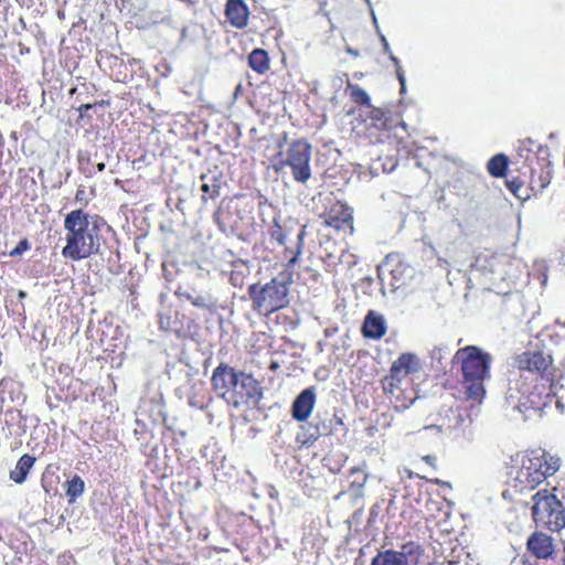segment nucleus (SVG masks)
Segmentation results:
<instances>
[{
    "label": "nucleus",
    "instance_id": "11",
    "mask_svg": "<svg viewBox=\"0 0 565 565\" xmlns=\"http://www.w3.org/2000/svg\"><path fill=\"white\" fill-rule=\"evenodd\" d=\"M239 371H236L234 367L221 363L217 367L214 369L212 374V386L217 396L223 398L226 402V396L232 391L235 381H237V375Z\"/></svg>",
    "mask_w": 565,
    "mask_h": 565
},
{
    "label": "nucleus",
    "instance_id": "16",
    "mask_svg": "<svg viewBox=\"0 0 565 565\" xmlns=\"http://www.w3.org/2000/svg\"><path fill=\"white\" fill-rule=\"evenodd\" d=\"M222 179V172L217 170L209 171L207 173H203L201 175V191L204 193V195L202 196L203 201H206V195L210 199H215L220 195Z\"/></svg>",
    "mask_w": 565,
    "mask_h": 565
},
{
    "label": "nucleus",
    "instance_id": "41",
    "mask_svg": "<svg viewBox=\"0 0 565 565\" xmlns=\"http://www.w3.org/2000/svg\"><path fill=\"white\" fill-rule=\"evenodd\" d=\"M348 52H349L350 54L354 55V56H358V55H359V53H358L356 51H353V50H351V49H349V50H348Z\"/></svg>",
    "mask_w": 565,
    "mask_h": 565
},
{
    "label": "nucleus",
    "instance_id": "10",
    "mask_svg": "<svg viewBox=\"0 0 565 565\" xmlns=\"http://www.w3.org/2000/svg\"><path fill=\"white\" fill-rule=\"evenodd\" d=\"M422 556V548L415 543L402 546L401 551L386 550L380 552L371 565H418Z\"/></svg>",
    "mask_w": 565,
    "mask_h": 565
},
{
    "label": "nucleus",
    "instance_id": "42",
    "mask_svg": "<svg viewBox=\"0 0 565 565\" xmlns=\"http://www.w3.org/2000/svg\"><path fill=\"white\" fill-rule=\"evenodd\" d=\"M364 1H365V3L369 6L370 10H371V9H373V8H372L371 0H364Z\"/></svg>",
    "mask_w": 565,
    "mask_h": 565
},
{
    "label": "nucleus",
    "instance_id": "36",
    "mask_svg": "<svg viewBox=\"0 0 565 565\" xmlns=\"http://www.w3.org/2000/svg\"><path fill=\"white\" fill-rule=\"evenodd\" d=\"M555 403H556V407H557L558 409H561V412H563V409H564V405L562 404V402L557 398Z\"/></svg>",
    "mask_w": 565,
    "mask_h": 565
},
{
    "label": "nucleus",
    "instance_id": "8",
    "mask_svg": "<svg viewBox=\"0 0 565 565\" xmlns=\"http://www.w3.org/2000/svg\"><path fill=\"white\" fill-rule=\"evenodd\" d=\"M263 396L259 383L250 375L239 371L237 381L226 396V403L234 407L255 406Z\"/></svg>",
    "mask_w": 565,
    "mask_h": 565
},
{
    "label": "nucleus",
    "instance_id": "29",
    "mask_svg": "<svg viewBox=\"0 0 565 565\" xmlns=\"http://www.w3.org/2000/svg\"><path fill=\"white\" fill-rule=\"evenodd\" d=\"M396 76H397V79L401 85V94H405L406 93V78H405L402 67H398V70H396Z\"/></svg>",
    "mask_w": 565,
    "mask_h": 565
},
{
    "label": "nucleus",
    "instance_id": "35",
    "mask_svg": "<svg viewBox=\"0 0 565 565\" xmlns=\"http://www.w3.org/2000/svg\"><path fill=\"white\" fill-rule=\"evenodd\" d=\"M424 460H425L427 463H429L430 466H433V465H434V461H435V457H433V456H425V457H424Z\"/></svg>",
    "mask_w": 565,
    "mask_h": 565
},
{
    "label": "nucleus",
    "instance_id": "46",
    "mask_svg": "<svg viewBox=\"0 0 565 565\" xmlns=\"http://www.w3.org/2000/svg\"><path fill=\"white\" fill-rule=\"evenodd\" d=\"M562 326H563V327H565V322H564V323H562Z\"/></svg>",
    "mask_w": 565,
    "mask_h": 565
},
{
    "label": "nucleus",
    "instance_id": "32",
    "mask_svg": "<svg viewBox=\"0 0 565 565\" xmlns=\"http://www.w3.org/2000/svg\"><path fill=\"white\" fill-rule=\"evenodd\" d=\"M541 188H545L547 186V184H550L551 182V171H547L546 172V175L544 177H541Z\"/></svg>",
    "mask_w": 565,
    "mask_h": 565
},
{
    "label": "nucleus",
    "instance_id": "40",
    "mask_svg": "<svg viewBox=\"0 0 565 565\" xmlns=\"http://www.w3.org/2000/svg\"><path fill=\"white\" fill-rule=\"evenodd\" d=\"M97 168L99 171H103L105 169V163H98Z\"/></svg>",
    "mask_w": 565,
    "mask_h": 565
},
{
    "label": "nucleus",
    "instance_id": "26",
    "mask_svg": "<svg viewBox=\"0 0 565 565\" xmlns=\"http://www.w3.org/2000/svg\"><path fill=\"white\" fill-rule=\"evenodd\" d=\"M534 141L531 138L521 140L518 146L519 156L525 158L526 154L532 151Z\"/></svg>",
    "mask_w": 565,
    "mask_h": 565
},
{
    "label": "nucleus",
    "instance_id": "30",
    "mask_svg": "<svg viewBox=\"0 0 565 565\" xmlns=\"http://www.w3.org/2000/svg\"><path fill=\"white\" fill-rule=\"evenodd\" d=\"M305 234H306L305 228H302L300 231V233L298 234L299 246H298L297 253L290 259V264H295L297 262L298 256L301 254V245H302V239H303Z\"/></svg>",
    "mask_w": 565,
    "mask_h": 565
},
{
    "label": "nucleus",
    "instance_id": "3",
    "mask_svg": "<svg viewBox=\"0 0 565 565\" xmlns=\"http://www.w3.org/2000/svg\"><path fill=\"white\" fill-rule=\"evenodd\" d=\"M455 359L461 364L462 385L468 399L480 404L484 397V380L490 376L491 356L477 347L459 349Z\"/></svg>",
    "mask_w": 565,
    "mask_h": 565
},
{
    "label": "nucleus",
    "instance_id": "24",
    "mask_svg": "<svg viewBox=\"0 0 565 565\" xmlns=\"http://www.w3.org/2000/svg\"><path fill=\"white\" fill-rule=\"evenodd\" d=\"M270 237L276 241L279 245H285L286 236L282 231V227L275 220L274 225L270 228Z\"/></svg>",
    "mask_w": 565,
    "mask_h": 565
},
{
    "label": "nucleus",
    "instance_id": "14",
    "mask_svg": "<svg viewBox=\"0 0 565 565\" xmlns=\"http://www.w3.org/2000/svg\"><path fill=\"white\" fill-rule=\"evenodd\" d=\"M313 388L303 390L295 399L292 405V416L299 422L306 420L312 412L315 405Z\"/></svg>",
    "mask_w": 565,
    "mask_h": 565
},
{
    "label": "nucleus",
    "instance_id": "20",
    "mask_svg": "<svg viewBox=\"0 0 565 565\" xmlns=\"http://www.w3.org/2000/svg\"><path fill=\"white\" fill-rule=\"evenodd\" d=\"M248 64L258 74H264L269 68L267 52L262 49H255L248 56Z\"/></svg>",
    "mask_w": 565,
    "mask_h": 565
},
{
    "label": "nucleus",
    "instance_id": "7",
    "mask_svg": "<svg viewBox=\"0 0 565 565\" xmlns=\"http://www.w3.org/2000/svg\"><path fill=\"white\" fill-rule=\"evenodd\" d=\"M248 292L254 307L259 311L273 312L288 303V288L277 279L270 280L259 289L256 285H253Z\"/></svg>",
    "mask_w": 565,
    "mask_h": 565
},
{
    "label": "nucleus",
    "instance_id": "4",
    "mask_svg": "<svg viewBox=\"0 0 565 565\" xmlns=\"http://www.w3.org/2000/svg\"><path fill=\"white\" fill-rule=\"evenodd\" d=\"M559 467V458L551 456L542 449H534L522 456L515 480L524 487L534 489L548 476H553Z\"/></svg>",
    "mask_w": 565,
    "mask_h": 565
},
{
    "label": "nucleus",
    "instance_id": "15",
    "mask_svg": "<svg viewBox=\"0 0 565 565\" xmlns=\"http://www.w3.org/2000/svg\"><path fill=\"white\" fill-rule=\"evenodd\" d=\"M386 332V321L382 315L370 311L363 323V334L366 338L379 340Z\"/></svg>",
    "mask_w": 565,
    "mask_h": 565
},
{
    "label": "nucleus",
    "instance_id": "17",
    "mask_svg": "<svg viewBox=\"0 0 565 565\" xmlns=\"http://www.w3.org/2000/svg\"><path fill=\"white\" fill-rule=\"evenodd\" d=\"M529 551L539 558H546L553 553L552 540L550 536L535 533L527 541Z\"/></svg>",
    "mask_w": 565,
    "mask_h": 565
},
{
    "label": "nucleus",
    "instance_id": "13",
    "mask_svg": "<svg viewBox=\"0 0 565 565\" xmlns=\"http://www.w3.org/2000/svg\"><path fill=\"white\" fill-rule=\"evenodd\" d=\"M225 15L232 26L244 29L248 23L249 10L243 0H227Z\"/></svg>",
    "mask_w": 565,
    "mask_h": 565
},
{
    "label": "nucleus",
    "instance_id": "45",
    "mask_svg": "<svg viewBox=\"0 0 565 565\" xmlns=\"http://www.w3.org/2000/svg\"><path fill=\"white\" fill-rule=\"evenodd\" d=\"M271 367H273V369H277V364H276V363H273Z\"/></svg>",
    "mask_w": 565,
    "mask_h": 565
},
{
    "label": "nucleus",
    "instance_id": "18",
    "mask_svg": "<svg viewBox=\"0 0 565 565\" xmlns=\"http://www.w3.org/2000/svg\"><path fill=\"white\" fill-rule=\"evenodd\" d=\"M500 264V257L493 254L482 253L476 256L472 264V269L480 271L483 275H492L497 273V267Z\"/></svg>",
    "mask_w": 565,
    "mask_h": 565
},
{
    "label": "nucleus",
    "instance_id": "44",
    "mask_svg": "<svg viewBox=\"0 0 565 565\" xmlns=\"http://www.w3.org/2000/svg\"><path fill=\"white\" fill-rule=\"evenodd\" d=\"M83 107H84V109H88V108H90V105H84Z\"/></svg>",
    "mask_w": 565,
    "mask_h": 565
},
{
    "label": "nucleus",
    "instance_id": "9",
    "mask_svg": "<svg viewBox=\"0 0 565 565\" xmlns=\"http://www.w3.org/2000/svg\"><path fill=\"white\" fill-rule=\"evenodd\" d=\"M311 145L303 139L294 141L287 150L285 164L291 168L297 182L306 183L311 178Z\"/></svg>",
    "mask_w": 565,
    "mask_h": 565
},
{
    "label": "nucleus",
    "instance_id": "38",
    "mask_svg": "<svg viewBox=\"0 0 565 565\" xmlns=\"http://www.w3.org/2000/svg\"><path fill=\"white\" fill-rule=\"evenodd\" d=\"M437 353L440 355L441 354V349H435L433 351V356L435 358Z\"/></svg>",
    "mask_w": 565,
    "mask_h": 565
},
{
    "label": "nucleus",
    "instance_id": "19",
    "mask_svg": "<svg viewBox=\"0 0 565 565\" xmlns=\"http://www.w3.org/2000/svg\"><path fill=\"white\" fill-rule=\"evenodd\" d=\"M35 458L30 455H23L17 462L15 468L10 471V479L17 483H22L30 469L33 467Z\"/></svg>",
    "mask_w": 565,
    "mask_h": 565
},
{
    "label": "nucleus",
    "instance_id": "31",
    "mask_svg": "<svg viewBox=\"0 0 565 565\" xmlns=\"http://www.w3.org/2000/svg\"><path fill=\"white\" fill-rule=\"evenodd\" d=\"M380 39H381L384 52L386 54H390V52H392V51H391V47H390V44H388L386 38L380 33Z\"/></svg>",
    "mask_w": 565,
    "mask_h": 565
},
{
    "label": "nucleus",
    "instance_id": "37",
    "mask_svg": "<svg viewBox=\"0 0 565 565\" xmlns=\"http://www.w3.org/2000/svg\"><path fill=\"white\" fill-rule=\"evenodd\" d=\"M25 296H26V294H25L24 291H22V290H20V291H19V294H18V297H19L20 299L25 298Z\"/></svg>",
    "mask_w": 565,
    "mask_h": 565
},
{
    "label": "nucleus",
    "instance_id": "27",
    "mask_svg": "<svg viewBox=\"0 0 565 565\" xmlns=\"http://www.w3.org/2000/svg\"><path fill=\"white\" fill-rule=\"evenodd\" d=\"M31 245L28 239H22L19 244L10 252V256L18 257L21 256L24 252L29 250Z\"/></svg>",
    "mask_w": 565,
    "mask_h": 565
},
{
    "label": "nucleus",
    "instance_id": "23",
    "mask_svg": "<svg viewBox=\"0 0 565 565\" xmlns=\"http://www.w3.org/2000/svg\"><path fill=\"white\" fill-rule=\"evenodd\" d=\"M188 299L198 308L213 310L215 307V302L206 295L189 296Z\"/></svg>",
    "mask_w": 565,
    "mask_h": 565
},
{
    "label": "nucleus",
    "instance_id": "43",
    "mask_svg": "<svg viewBox=\"0 0 565 565\" xmlns=\"http://www.w3.org/2000/svg\"><path fill=\"white\" fill-rule=\"evenodd\" d=\"M435 483H437V484H439V483L447 484L446 482H443V481H441V480H439V479H436V480H435Z\"/></svg>",
    "mask_w": 565,
    "mask_h": 565
},
{
    "label": "nucleus",
    "instance_id": "34",
    "mask_svg": "<svg viewBox=\"0 0 565 565\" xmlns=\"http://www.w3.org/2000/svg\"><path fill=\"white\" fill-rule=\"evenodd\" d=\"M370 11H371V17H372L373 24H374L376 31L380 33V28H379V23H377V19H376L375 12H374L373 9H371Z\"/></svg>",
    "mask_w": 565,
    "mask_h": 565
},
{
    "label": "nucleus",
    "instance_id": "28",
    "mask_svg": "<svg viewBox=\"0 0 565 565\" xmlns=\"http://www.w3.org/2000/svg\"><path fill=\"white\" fill-rule=\"evenodd\" d=\"M366 481V476L363 475L361 480L354 479L351 482V488L354 491L355 497H362L363 495V487Z\"/></svg>",
    "mask_w": 565,
    "mask_h": 565
},
{
    "label": "nucleus",
    "instance_id": "6",
    "mask_svg": "<svg viewBox=\"0 0 565 565\" xmlns=\"http://www.w3.org/2000/svg\"><path fill=\"white\" fill-rule=\"evenodd\" d=\"M532 514L534 521L557 532L565 526V511L562 502L547 490L537 491L533 497Z\"/></svg>",
    "mask_w": 565,
    "mask_h": 565
},
{
    "label": "nucleus",
    "instance_id": "39",
    "mask_svg": "<svg viewBox=\"0 0 565 565\" xmlns=\"http://www.w3.org/2000/svg\"><path fill=\"white\" fill-rule=\"evenodd\" d=\"M351 473H352V475H358V473H361V470H360L359 468H353V469L351 470Z\"/></svg>",
    "mask_w": 565,
    "mask_h": 565
},
{
    "label": "nucleus",
    "instance_id": "1",
    "mask_svg": "<svg viewBox=\"0 0 565 565\" xmlns=\"http://www.w3.org/2000/svg\"><path fill=\"white\" fill-rule=\"evenodd\" d=\"M516 364L520 375L510 381L505 403L524 420L541 417L562 387L554 381L552 358L542 352H524L518 356Z\"/></svg>",
    "mask_w": 565,
    "mask_h": 565
},
{
    "label": "nucleus",
    "instance_id": "22",
    "mask_svg": "<svg viewBox=\"0 0 565 565\" xmlns=\"http://www.w3.org/2000/svg\"><path fill=\"white\" fill-rule=\"evenodd\" d=\"M66 495L70 503H73L78 497H81L85 489V483L79 476H74L66 482Z\"/></svg>",
    "mask_w": 565,
    "mask_h": 565
},
{
    "label": "nucleus",
    "instance_id": "2",
    "mask_svg": "<svg viewBox=\"0 0 565 565\" xmlns=\"http://www.w3.org/2000/svg\"><path fill=\"white\" fill-rule=\"evenodd\" d=\"M66 245L62 255L73 260L89 257L98 249L97 227L90 225L88 214L83 210H74L64 220Z\"/></svg>",
    "mask_w": 565,
    "mask_h": 565
},
{
    "label": "nucleus",
    "instance_id": "5",
    "mask_svg": "<svg viewBox=\"0 0 565 565\" xmlns=\"http://www.w3.org/2000/svg\"><path fill=\"white\" fill-rule=\"evenodd\" d=\"M422 369L419 359L413 353H403L396 361L393 362L390 374L382 380L383 390L385 393L395 398V408L398 411L406 409L413 404L414 399L411 398L409 403L397 404L402 395V384L409 374L417 373Z\"/></svg>",
    "mask_w": 565,
    "mask_h": 565
},
{
    "label": "nucleus",
    "instance_id": "33",
    "mask_svg": "<svg viewBox=\"0 0 565 565\" xmlns=\"http://www.w3.org/2000/svg\"><path fill=\"white\" fill-rule=\"evenodd\" d=\"M387 55L390 60L394 63L396 70H398V67H401L398 58L393 54V52H390V54Z\"/></svg>",
    "mask_w": 565,
    "mask_h": 565
},
{
    "label": "nucleus",
    "instance_id": "12",
    "mask_svg": "<svg viewBox=\"0 0 565 565\" xmlns=\"http://www.w3.org/2000/svg\"><path fill=\"white\" fill-rule=\"evenodd\" d=\"M324 224L335 230L350 228L353 231V211L352 209L343 203L335 202L332 204L326 214Z\"/></svg>",
    "mask_w": 565,
    "mask_h": 565
},
{
    "label": "nucleus",
    "instance_id": "25",
    "mask_svg": "<svg viewBox=\"0 0 565 565\" xmlns=\"http://www.w3.org/2000/svg\"><path fill=\"white\" fill-rule=\"evenodd\" d=\"M352 97L355 103H359L361 105L370 106V104H371V98H370L369 94L360 87H355L352 90Z\"/></svg>",
    "mask_w": 565,
    "mask_h": 565
},
{
    "label": "nucleus",
    "instance_id": "21",
    "mask_svg": "<svg viewBox=\"0 0 565 565\" xmlns=\"http://www.w3.org/2000/svg\"><path fill=\"white\" fill-rule=\"evenodd\" d=\"M508 167V158L504 154H495L488 162V171L492 177L501 178Z\"/></svg>",
    "mask_w": 565,
    "mask_h": 565
}]
</instances>
